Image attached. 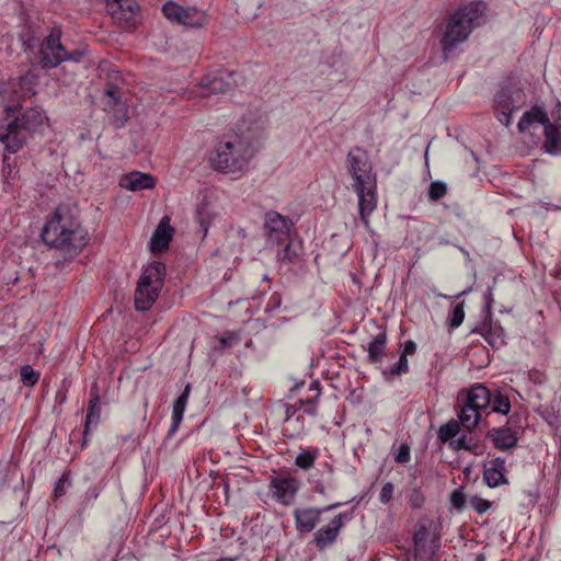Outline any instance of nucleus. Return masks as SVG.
Listing matches in <instances>:
<instances>
[{
	"instance_id": "obj_19",
	"label": "nucleus",
	"mask_w": 561,
	"mask_h": 561,
	"mask_svg": "<svg viewBox=\"0 0 561 561\" xmlns=\"http://www.w3.org/2000/svg\"><path fill=\"white\" fill-rule=\"evenodd\" d=\"M231 89L232 83L230 80H226L224 77L205 76L201 80L198 95L205 98L213 94L226 93Z\"/></svg>"
},
{
	"instance_id": "obj_1",
	"label": "nucleus",
	"mask_w": 561,
	"mask_h": 561,
	"mask_svg": "<svg viewBox=\"0 0 561 561\" xmlns=\"http://www.w3.org/2000/svg\"><path fill=\"white\" fill-rule=\"evenodd\" d=\"M41 239L45 245L68 257L78 255L89 242L88 232L79 219V210L71 205H59L55 209L41 231Z\"/></svg>"
},
{
	"instance_id": "obj_3",
	"label": "nucleus",
	"mask_w": 561,
	"mask_h": 561,
	"mask_svg": "<svg viewBox=\"0 0 561 561\" xmlns=\"http://www.w3.org/2000/svg\"><path fill=\"white\" fill-rule=\"evenodd\" d=\"M485 8L484 2L473 1L460 7L449 18L442 38L445 53L454 50L460 43L467 41L473 28L481 24Z\"/></svg>"
},
{
	"instance_id": "obj_48",
	"label": "nucleus",
	"mask_w": 561,
	"mask_h": 561,
	"mask_svg": "<svg viewBox=\"0 0 561 561\" xmlns=\"http://www.w3.org/2000/svg\"><path fill=\"white\" fill-rule=\"evenodd\" d=\"M416 351V344L414 341L412 340H408L403 343V350H402V355H405L408 357V355H411V354H414Z\"/></svg>"
},
{
	"instance_id": "obj_35",
	"label": "nucleus",
	"mask_w": 561,
	"mask_h": 561,
	"mask_svg": "<svg viewBox=\"0 0 561 561\" xmlns=\"http://www.w3.org/2000/svg\"><path fill=\"white\" fill-rule=\"evenodd\" d=\"M312 389L316 390V394L313 397L299 400V408L304 409V411L310 415H313L316 413L317 399L320 397L321 388Z\"/></svg>"
},
{
	"instance_id": "obj_39",
	"label": "nucleus",
	"mask_w": 561,
	"mask_h": 561,
	"mask_svg": "<svg viewBox=\"0 0 561 561\" xmlns=\"http://www.w3.org/2000/svg\"><path fill=\"white\" fill-rule=\"evenodd\" d=\"M408 371V358L405 355L400 354L398 362L390 368L392 375H402Z\"/></svg>"
},
{
	"instance_id": "obj_50",
	"label": "nucleus",
	"mask_w": 561,
	"mask_h": 561,
	"mask_svg": "<svg viewBox=\"0 0 561 561\" xmlns=\"http://www.w3.org/2000/svg\"><path fill=\"white\" fill-rule=\"evenodd\" d=\"M87 495H88V497H90V499L96 500V499H98V496H99V491H98V489H96V488H91V489H89V491L87 492Z\"/></svg>"
},
{
	"instance_id": "obj_20",
	"label": "nucleus",
	"mask_w": 561,
	"mask_h": 561,
	"mask_svg": "<svg viewBox=\"0 0 561 561\" xmlns=\"http://www.w3.org/2000/svg\"><path fill=\"white\" fill-rule=\"evenodd\" d=\"M173 237V228L169 225V218L163 217L150 239L152 252H162L169 248Z\"/></svg>"
},
{
	"instance_id": "obj_33",
	"label": "nucleus",
	"mask_w": 561,
	"mask_h": 561,
	"mask_svg": "<svg viewBox=\"0 0 561 561\" xmlns=\"http://www.w3.org/2000/svg\"><path fill=\"white\" fill-rule=\"evenodd\" d=\"M447 193V185L442 181L432 182L428 188V198L436 202Z\"/></svg>"
},
{
	"instance_id": "obj_55",
	"label": "nucleus",
	"mask_w": 561,
	"mask_h": 561,
	"mask_svg": "<svg viewBox=\"0 0 561 561\" xmlns=\"http://www.w3.org/2000/svg\"><path fill=\"white\" fill-rule=\"evenodd\" d=\"M57 397H60V398H61V400H64V399H65V393L58 392V393H57Z\"/></svg>"
},
{
	"instance_id": "obj_56",
	"label": "nucleus",
	"mask_w": 561,
	"mask_h": 561,
	"mask_svg": "<svg viewBox=\"0 0 561 561\" xmlns=\"http://www.w3.org/2000/svg\"><path fill=\"white\" fill-rule=\"evenodd\" d=\"M465 293H466V291H463V294H465ZM461 295H462V293H461V294L456 295L455 297H456V298H459Z\"/></svg>"
},
{
	"instance_id": "obj_51",
	"label": "nucleus",
	"mask_w": 561,
	"mask_h": 561,
	"mask_svg": "<svg viewBox=\"0 0 561 561\" xmlns=\"http://www.w3.org/2000/svg\"><path fill=\"white\" fill-rule=\"evenodd\" d=\"M314 490H316L317 493H320V494H324L325 493V489H324V486L321 483H318L316 485Z\"/></svg>"
},
{
	"instance_id": "obj_54",
	"label": "nucleus",
	"mask_w": 561,
	"mask_h": 561,
	"mask_svg": "<svg viewBox=\"0 0 561 561\" xmlns=\"http://www.w3.org/2000/svg\"><path fill=\"white\" fill-rule=\"evenodd\" d=\"M476 561H485V556L483 553H479L476 556Z\"/></svg>"
},
{
	"instance_id": "obj_2",
	"label": "nucleus",
	"mask_w": 561,
	"mask_h": 561,
	"mask_svg": "<svg viewBox=\"0 0 561 561\" xmlns=\"http://www.w3.org/2000/svg\"><path fill=\"white\" fill-rule=\"evenodd\" d=\"M252 141L242 135H232L220 141L210 157L214 170L224 174L243 175L255 156Z\"/></svg>"
},
{
	"instance_id": "obj_18",
	"label": "nucleus",
	"mask_w": 561,
	"mask_h": 561,
	"mask_svg": "<svg viewBox=\"0 0 561 561\" xmlns=\"http://www.w3.org/2000/svg\"><path fill=\"white\" fill-rule=\"evenodd\" d=\"M505 460L496 457L484 467L483 479L490 488L507 484Z\"/></svg>"
},
{
	"instance_id": "obj_12",
	"label": "nucleus",
	"mask_w": 561,
	"mask_h": 561,
	"mask_svg": "<svg viewBox=\"0 0 561 561\" xmlns=\"http://www.w3.org/2000/svg\"><path fill=\"white\" fill-rule=\"evenodd\" d=\"M347 162L348 172L354 180V185H365L376 182V175L373 173L371 164L367 158L348 152Z\"/></svg>"
},
{
	"instance_id": "obj_30",
	"label": "nucleus",
	"mask_w": 561,
	"mask_h": 561,
	"mask_svg": "<svg viewBox=\"0 0 561 561\" xmlns=\"http://www.w3.org/2000/svg\"><path fill=\"white\" fill-rule=\"evenodd\" d=\"M316 458L317 450L311 451L304 449L297 455L295 459V465L302 470H309L310 468L313 467Z\"/></svg>"
},
{
	"instance_id": "obj_17",
	"label": "nucleus",
	"mask_w": 561,
	"mask_h": 561,
	"mask_svg": "<svg viewBox=\"0 0 561 561\" xmlns=\"http://www.w3.org/2000/svg\"><path fill=\"white\" fill-rule=\"evenodd\" d=\"M343 526L342 514L334 516L328 526L320 528L314 534V542L319 550H324L337 538Z\"/></svg>"
},
{
	"instance_id": "obj_23",
	"label": "nucleus",
	"mask_w": 561,
	"mask_h": 561,
	"mask_svg": "<svg viewBox=\"0 0 561 561\" xmlns=\"http://www.w3.org/2000/svg\"><path fill=\"white\" fill-rule=\"evenodd\" d=\"M535 123L542 125L543 128L551 123L545 110L537 105L526 111L519 119L517 125L519 133H525Z\"/></svg>"
},
{
	"instance_id": "obj_14",
	"label": "nucleus",
	"mask_w": 561,
	"mask_h": 561,
	"mask_svg": "<svg viewBox=\"0 0 561 561\" xmlns=\"http://www.w3.org/2000/svg\"><path fill=\"white\" fill-rule=\"evenodd\" d=\"M337 504L330 505L324 510L319 508H297L294 511L296 528L299 533L307 534L314 529L322 512L336 507Z\"/></svg>"
},
{
	"instance_id": "obj_6",
	"label": "nucleus",
	"mask_w": 561,
	"mask_h": 561,
	"mask_svg": "<svg viewBox=\"0 0 561 561\" xmlns=\"http://www.w3.org/2000/svg\"><path fill=\"white\" fill-rule=\"evenodd\" d=\"M61 31L51 28L50 33L43 39L37 53V64L42 69H53L66 61L67 50L62 46Z\"/></svg>"
},
{
	"instance_id": "obj_46",
	"label": "nucleus",
	"mask_w": 561,
	"mask_h": 561,
	"mask_svg": "<svg viewBox=\"0 0 561 561\" xmlns=\"http://www.w3.org/2000/svg\"><path fill=\"white\" fill-rule=\"evenodd\" d=\"M450 445L455 449H466V450L472 449V447L467 443L466 436H461L458 439L451 440Z\"/></svg>"
},
{
	"instance_id": "obj_29",
	"label": "nucleus",
	"mask_w": 561,
	"mask_h": 561,
	"mask_svg": "<svg viewBox=\"0 0 561 561\" xmlns=\"http://www.w3.org/2000/svg\"><path fill=\"white\" fill-rule=\"evenodd\" d=\"M459 423L456 420H450L439 427L437 435L440 442L446 443L453 439L459 433Z\"/></svg>"
},
{
	"instance_id": "obj_7",
	"label": "nucleus",
	"mask_w": 561,
	"mask_h": 561,
	"mask_svg": "<svg viewBox=\"0 0 561 561\" xmlns=\"http://www.w3.org/2000/svg\"><path fill=\"white\" fill-rule=\"evenodd\" d=\"M524 103V93L514 87L501 88L494 96V110L501 124H511V114L518 110Z\"/></svg>"
},
{
	"instance_id": "obj_11",
	"label": "nucleus",
	"mask_w": 561,
	"mask_h": 561,
	"mask_svg": "<svg viewBox=\"0 0 561 561\" xmlns=\"http://www.w3.org/2000/svg\"><path fill=\"white\" fill-rule=\"evenodd\" d=\"M358 196V213L366 227L369 225V216L377 207V181L365 185H353Z\"/></svg>"
},
{
	"instance_id": "obj_49",
	"label": "nucleus",
	"mask_w": 561,
	"mask_h": 561,
	"mask_svg": "<svg viewBox=\"0 0 561 561\" xmlns=\"http://www.w3.org/2000/svg\"><path fill=\"white\" fill-rule=\"evenodd\" d=\"M83 53L81 50H75L73 53H67L66 60L79 61Z\"/></svg>"
},
{
	"instance_id": "obj_47",
	"label": "nucleus",
	"mask_w": 561,
	"mask_h": 561,
	"mask_svg": "<svg viewBox=\"0 0 561 561\" xmlns=\"http://www.w3.org/2000/svg\"><path fill=\"white\" fill-rule=\"evenodd\" d=\"M551 118L553 122L551 124L561 125V102H557L556 106L551 111Z\"/></svg>"
},
{
	"instance_id": "obj_34",
	"label": "nucleus",
	"mask_w": 561,
	"mask_h": 561,
	"mask_svg": "<svg viewBox=\"0 0 561 561\" xmlns=\"http://www.w3.org/2000/svg\"><path fill=\"white\" fill-rule=\"evenodd\" d=\"M21 380L26 386H34L39 380V373L34 370L30 365L21 368Z\"/></svg>"
},
{
	"instance_id": "obj_40",
	"label": "nucleus",
	"mask_w": 561,
	"mask_h": 561,
	"mask_svg": "<svg viewBox=\"0 0 561 561\" xmlns=\"http://www.w3.org/2000/svg\"><path fill=\"white\" fill-rule=\"evenodd\" d=\"M393 492H394V485L391 482L385 483L379 493V501L382 504L389 503L393 496Z\"/></svg>"
},
{
	"instance_id": "obj_57",
	"label": "nucleus",
	"mask_w": 561,
	"mask_h": 561,
	"mask_svg": "<svg viewBox=\"0 0 561 561\" xmlns=\"http://www.w3.org/2000/svg\"><path fill=\"white\" fill-rule=\"evenodd\" d=\"M473 386L481 387V386H483V385H482V383H474Z\"/></svg>"
},
{
	"instance_id": "obj_13",
	"label": "nucleus",
	"mask_w": 561,
	"mask_h": 561,
	"mask_svg": "<svg viewBox=\"0 0 561 561\" xmlns=\"http://www.w3.org/2000/svg\"><path fill=\"white\" fill-rule=\"evenodd\" d=\"M290 226L291 221L277 211H268L265 215L264 227L268 239L273 242L285 241L289 236Z\"/></svg>"
},
{
	"instance_id": "obj_15",
	"label": "nucleus",
	"mask_w": 561,
	"mask_h": 561,
	"mask_svg": "<svg viewBox=\"0 0 561 561\" xmlns=\"http://www.w3.org/2000/svg\"><path fill=\"white\" fill-rule=\"evenodd\" d=\"M430 537L428 528L425 524H419L414 530L413 543L415 558L432 557L436 553L439 547V539L434 538L432 545L427 547V540Z\"/></svg>"
},
{
	"instance_id": "obj_45",
	"label": "nucleus",
	"mask_w": 561,
	"mask_h": 561,
	"mask_svg": "<svg viewBox=\"0 0 561 561\" xmlns=\"http://www.w3.org/2000/svg\"><path fill=\"white\" fill-rule=\"evenodd\" d=\"M239 341V336L234 332H230L227 335L220 337L219 344L222 348L231 347Z\"/></svg>"
},
{
	"instance_id": "obj_10",
	"label": "nucleus",
	"mask_w": 561,
	"mask_h": 561,
	"mask_svg": "<svg viewBox=\"0 0 561 561\" xmlns=\"http://www.w3.org/2000/svg\"><path fill=\"white\" fill-rule=\"evenodd\" d=\"M106 11L123 27L136 24L139 5L136 0H106Z\"/></svg>"
},
{
	"instance_id": "obj_9",
	"label": "nucleus",
	"mask_w": 561,
	"mask_h": 561,
	"mask_svg": "<svg viewBox=\"0 0 561 561\" xmlns=\"http://www.w3.org/2000/svg\"><path fill=\"white\" fill-rule=\"evenodd\" d=\"M299 488V481L291 476L276 474L270 477L272 496L282 505H291Z\"/></svg>"
},
{
	"instance_id": "obj_5",
	"label": "nucleus",
	"mask_w": 561,
	"mask_h": 561,
	"mask_svg": "<svg viewBox=\"0 0 561 561\" xmlns=\"http://www.w3.org/2000/svg\"><path fill=\"white\" fill-rule=\"evenodd\" d=\"M165 265L152 262L145 267L135 289V308L147 311L158 299L164 285Z\"/></svg>"
},
{
	"instance_id": "obj_8",
	"label": "nucleus",
	"mask_w": 561,
	"mask_h": 561,
	"mask_svg": "<svg viewBox=\"0 0 561 561\" xmlns=\"http://www.w3.org/2000/svg\"><path fill=\"white\" fill-rule=\"evenodd\" d=\"M162 11L168 20L186 26L199 27L205 22V13L195 7H182L174 2H168L163 5Z\"/></svg>"
},
{
	"instance_id": "obj_31",
	"label": "nucleus",
	"mask_w": 561,
	"mask_h": 561,
	"mask_svg": "<svg viewBox=\"0 0 561 561\" xmlns=\"http://www.w3.org/2000/svg\"><path fill=\"white\" fill-rule=\"evenodd\" d=\"M299 249L300 247L298 244H294L290 241L277 253V256L284 263H291L298 257Z\"/></svg>"
},
{
	"instance_id": "obj_38",
	"label": "nucleus",
	"mask_w": 561,
	"mask_h": 561,
	"mask_svg": "<svg viewBox=\"0 0 561 561\" xmlns=\"http://www.w3.org/2000/svg\"><path fill=\"white\" fill-rule=\"evenodd\" d=\"M408 502L412 508H421L425 503V497L420 490L413 489L408 496Z\"/></svg>"
},
{
	"instance_id": "obj_41",
	"label": "nucleus",
	"mask_w": 561,
	"mask_h": 561,
	"mask_svg": "<svg viewBox=\"0 0 561 561\" xmlns=\"http://www.w3.org/2000/svg\"><path fill=\"white\" fill-rule=\"evenodd\" d=\"M470 504L473 507V510L479 514L485 513L491 506L488 500L478 496L472 497L470 500Z\"/></svg>"
},
{
	"instance_id": "obj_52",
	"label": "nucleus",
	"mask_w": 561,
	"mask_h": 561,
	"mask_svg": "<svg viewBox=\"0 0 561 561\" xmlns=\"http://www.w3.org/2000/svg\"><path fill=\"white\" fill-rule=\"evenodd\" d=\"M534 375L536 376V378L534 379L535 383H541L543 381L541 379V376H540V374L538 371H536Z\"/></svg>"
},
{
	"instance_id": "obj_21",
	"label": "nucleus",
	"mask_w": 561,
	"mask_h": 561,
	"mask_svg": "<svg viewBox=\"0 0 561 561\" xmlns=\"http://www.w3.org/2000/svg\"><path fill=\"white\" fill-rule=\"evenodd\" d=\"M486 436L493 442L495 448L500 450L512 449L518 442L516 433L512 428L504 426L491 428Z\"/></svg>"
},
{
	"instance_id": "obj_27",
	"label": "nucleus",
	"mask_w": 561,
	"mask_h": 561,
	"mask_svg": "<svg viewBox=\"0 0 561 561\" xmlns=\"http://www.w3.org/2000/svg\"><path fill=\"white\" fill-rule=\"evenodd\" d=\"M480 410L466 402L459 414L460 422L467 430L474 428L480 421Z\"/></svg>"
},
{
	"instance_id": "obj_28",
	"label": "nucleus",
	"mask_w": 561,
	"mask_h": 561,
	"mask_svg": "<svg viewBox=\"0 0 561 561\" xmlns=\"http://www.w3.org/2000/svg\"><path fill=\"white\" fill-rule=\"evenodd\" d=\"M386 342H387L386 333H379L368 344V347H367L368 358L371 363H377L381 359L383 352H385Z\"/></svg>"
},
{
	"instance_id": "obj_26",
	"label": "nucleus",
	"mask_w": 561,
	"mask_h": 561,
	"mask_svg": "<svg viewBox=\"0 0 561 561\" xmlns=\"http://www.w3.org/2000/svg\"><path fill=\"white\" fill-rule=\"evenodd\" d=\"M467 396V403L482 410L491 403V391L489 388H470Z\"/></svg>"
},
{
	"instance_id": "obj_32",
	"label": "nucleus",
	"mask_w": 561,
	"mask_h": 561,
	"mask_svg": "<svg viewBox=\"0 0 561 561\" xmlns=\"http://www.w3.org/2000/svg\"><path fill=\"white\" fill-rule=\"evenodd\" d=\"M463 302L457 304L448 317V323L450 328L456 329L461 325L465 319Z\"/></svg>"
},
{
	"instance_id": "obj_53",
	"label": "nucleus",
	"mask_w": 561,
	"mask_h": 561,
	"mask_svg": "<svg viewBox=\"0 0 561 561\" xmlns=\"http://www.w3.org/2000/svg\"><path fill=\"white\" fill-rule=\"evenodd\" d=\"M492 294H491V288L489 289V295L486 297V306L490 307L491 305V301H492Z\"/></svg>"
},
{
	"instance_id": "obj_36",
	"label": "nucleus",
	"mask_w": 561,
	"mask_h": 561,
	"mask_svg": "<svg viewBox=\"0 0 561 561\" xmlns=\"http://www.w3.org/2000/svg\"><path fill=\"white\" fill-rule=\"evenodd\" d=\"M492 410L496 413L506 415L511 410V403L507 397L499 394L493 400Z\"/></svg>"
},
{
	"instance_id": "obj_4",
	"label": "nucleus",
	"mask_w": 561,
	"mask_h": 561,
	"mask_svg": "<svg viewBox=\"0 0 561 561\" xmlns=\"http://www.w3.org/2000/svg\"><path fill=\"white\" fill-rule=\"evenodd\" d=\"M44 118V114L36 108L25 110L21 117L0 126V141L8 151L15 153L24 145L31 133L43 124Z\"/></svg>"
},
{
	"instance_id": "obj_42",
	"label": "nucleus",
	"mask_w": 561,
	"mask_h": 561,
	"mask_svg": "<svg viewBox=\"0 0 561 561\" xmlns=\"http://www.w3.org/2000/svg\"><path fill=\"white\" fill-rule=\"evenodd\" d=\"M450 502L455 508L461 511L465 506V495L460 490H455L450 495Z\"/></svg>"
},
{
	"instance_id": "obj_24",
	"label": "nucleus",
	"mask_w": 561,
	"mask_h": 561,
	"mask_svg": "<svg viewBox=\"0 0 561 561\" xmlns=\"http://www.w3.org/2000/svg\"><path fill=\"white\" fill-rule=\"evenodd\" d=\"M545 144L543 147L550 154L561 153V125L549 123L543 128Z\"/></svg>"
},
{
	"instance_id": "obj_44",
	"label": "nucleus",
	"mask_w": 561,
	"mask_h": 561,
	"mask_svg": "<svg viewBox=\"0 0 561 561\" xmlns=\"http://www.w3.org/2000/svg\"><path fill=\"white\" fill-rule=\"evenodd\" d=\"M106 94L110 98V101L107 103L108 106H111L113 108L117 107L118 111L125 110L124 103H122L121 100L118 98H116V93L114 90H107Z\"/></svg>"
},
{
	"instance_id": "obj_25",
	"label": "nucleus",
	"mask_w": 561,
	"mask_h": 561,
	"mask_svg": "<svg viewBox=\"0 0 561 561\" xmlns=\"http://www.w3.org/2000/svg\"><path fill=\"white\" fill-rule=\"evenodd\" d=\"M191 388H184L183 392L173 402L172 408V423L169 428V436H172L180 427L183 420V414L186 409L187 400L190 397Z\"/></svg>"
},
{
	"instance_id": "obj_22",
	"label": "nucleus",
	"mask_w": 561,
	"mask_h": 561,
	"mask_svg": "<svg viewBox=\"0 0 561 561\" xmlns=\"http://www.w3.org/2000/svg\"><path fill=\"white\" fill-rule=\"evenodd\" d=\"M119 185L125 190L136 192L154 187L156 181L148 173L134 171L124 175L119 181Z\"/></svg>"
},
{
	"instance_id": "obj_37",
	"label": "nucleus",
	"mask_w": 561,
	"mask_h": 561,
	"mask_svg": "<svg viewBox=\"0 0 561 561\" xmlns=\"http://www.w3.org/2000/svg\"><path fill=\"white\" fill-rule=\"evenodd\" d=\"M70 484V474L69 472H64L61 477L56 482L55 489H54V495L55 497H60L66 493V485Z\"/></svg>"
},
{
	"instance_id": "obj_16",
	"label": "nucleus",
	"mask_w": 561,
	"mask_h": 561,
	"mask_svg": "<svg viewBox=\"0 0 561 561\" xmlns=\"http://www.w3.org/2000/svg\"><path fill=\"white\" fill-rule=\"evenodd\" d=\"M110 401L105 397H101L96 390L90 392V399L87 409V416L83 430L82 447L87 444V436L91 425H98L101 419V405H107Z\"/></svg>"
},
{
	"instance_id": "obj_43",
	"label": "nucleus",
	"mask_w": 561,
	"mask_h": 561,
	"mask_svg": "<svg viewBox=\"0 0 561 561\" xmlns=\"http://www.w3.org/2000/svg\"><path fill=\"white\" fill-rule=\"evenodd\" d=\"M394 459L399 463H407L410 460V447L405 444H402L399 447V450H398Z\"/></svg>"
}]
</instances>
